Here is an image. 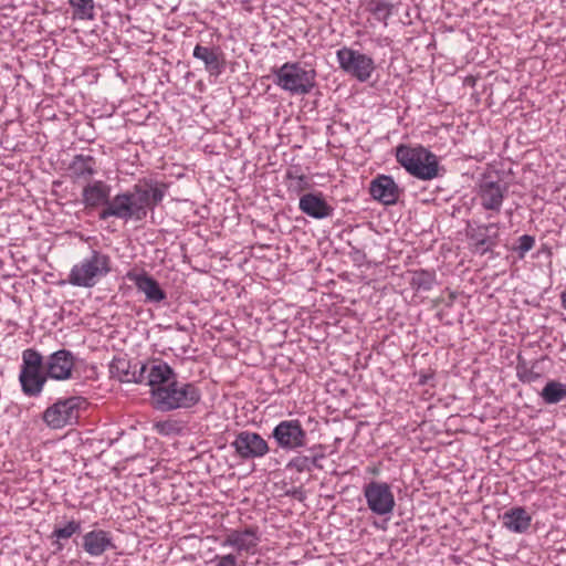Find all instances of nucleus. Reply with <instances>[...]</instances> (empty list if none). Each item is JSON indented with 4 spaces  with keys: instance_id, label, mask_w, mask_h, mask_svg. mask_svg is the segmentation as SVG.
I'll return each mask as SVG.
<instances>
[{
    "instance_id": "obj_25",
    "label": "nucleus",
    "mask_w": 566,
    "mask_h": 566,
    "mask_svg": "<svg viewBox=\"0 0 566 566\" xmlns=\"http://www.w3.org/2000/svg\"><path fill=\"white\" fill-rule=\"evenodd\" d=\"M82 530V523L81 521L71 520L66 522L63 526H55L51 538L54 541L52 542V545L54 546L55 552H61L64 548V544L62 541H66L71 538L73 535L81 533Z\"/></svg>"
},
{
    "instance_id": "obj_12",
    "label": "nucleus",
    "mask_w": 566,
    "mask_h": 566,
    "mask_svg": "<svg viewBox=\"0 0 566 566\" xmlns=\"http://www.w3.org/2000/svg\"><path fill=\"white\" fill-rule=\"evenodd\" d=\"M468 237L474 243L473 251L480 255L492 252L499 241V223L478 224L468 228Z\"/></svg>"
},
{
    "instance_id": "obj_34",
    "label": "nucleus",
    "mask_w": 566,
    "mask_h": 566,
    "mask_svg": "<svg viewBox=\"0 0 566 566\" xmlns=\"http://www.w3.org/2000/svg\"><path fill=\"white\" fill-rule=\"evenodd\" d=\"M133 373H134V379H132V382H136V384L143 382V381L147 380L146 373L148 374V367L145 364H140V365L135 364Z\"/></svg>"
},
{
    "instance_id": "obj_7",
    "label": "nucleus",
    "mask_w": 566,
    "mask_h": 566,
    "mask_svg": "<svg viewBox=\"0 0 566 566\" xmlns=\"http://www.w3.org/2000/svg\"><path fill=\"white\" fill-rule=\"evenodd\" d=\"M336 59L339 67L359 82H367L376 69L371 56L347 46L336 51Z\"/></svg>"
},
{
    "instance_id": "obj_33",
    "label": "nucleus",
    "mask_w": 566,
    "mask_h": 566,
    "mask_svg": "<svg viewBox=\"0 0 566 566\" xmlns=\"http://www.w3.org/2000/svg\"><path fill=\"white\" fill-rule=\"evenodd\" d=\"M155 429L158 433L164 434V436H170V434L177 433L179 431L177 422L171 421V420L157 422L155 424Z\"/></svg>"
},
{
    "instance_id": "obj_23",
    "label": "nucleus",
    "mask_w": 566,
    "mask_h": 566,
    "mask_svg": "<svg viewBox=\"0 0 566 566\" xmlns=\"http://www.w3.org/2000/svg\"><path fill=\"white\" fill-rule=\"evenodd\" d=\"M174 378H177V375L166 363H153L148 368L147 384L151 387V390L168 385Z\"/></svg>"
},
{
    "instance_id": "obj_21",
    "label": "nucleus",
    "mask_w": 566,
    "mask_h": 566,
    "mask_svg": "<svg viewBox=\"0 0 566 566\" xmlns=\"http://www.w3.org/2000/svg\"><path fill=\"white\" fill-rule=\"evenodd\" d=\"M259 537L252 528L231 531L222 542V546L234 547L238 552H253L258 546Z\"/></svg>"
},
{
    "instance_id": "obj_1",
    "label": "nucleus",
    "mask_w": 566,
    "mask_h": 566,
    "mask_svg": "<svg viewBox=\"0 0 566 566\" xmlns=\"http://www.w3.org/2000/svg\"><path fill=\"white\" fill-rule=\"evenodd\" d=\"M166 190V184L150 180L111 198V186L97 180L83 188L82 202L88 209L103 206L98 213L99 220L116 218L125 222L142 221L147 217L148 210L163 201Z\"/></svg>"
},
{
    "instance_id": "obj_24",
    "label": "nucleus",
    "mask_w": 566,
    "mask_h": 566,
    "mask_svg": "<svg viewBox=\"0 0 566 566\" xmlns=\"http://www.w3.org/2000/svg\"><path fill=\"white\" fill-rule=\"evenodd\" d=\"M365 10L370 13L374 19L385 27L394 11V3L389 0H361Z\"/></svg>"
},
{
    "instance_id": "obj_8",
    "label": "nucleus",
    "mask_w": 566,
    "mask_h": 566,
    "mask_svg": "<svg viewBox=\"0 0 566 566\" xmlns=\"http://www.w3.org/2000/svg\"><path fill=\"white\" fill-rule=\"evenodd\" d=\"M364 497L368 509L376 515L391 514L396 501L391 486L387 482L370 481L364 485Z\"/></svg>"
},
{
    "instance_id": "obj_35",
    "label": "nucleus",
    "mask_w": 566,
    "mask_h": 566,
    "mask_svg": "<svg viewBox=\"0 0 566 566\" xmlns=\"http://www.w3.org/2000/svg\"><path fill=\"white\" fill-rule=\"evenodd\" d=\"M216 566H238L237 557L233 554H228L218 558Z\"/></svg>"
},
{
    "instance_id": "obj_6",
    "label": "nucleus",
    "mask_w": 566,
    "mask_h": 566,
    "mask_svg": "<svg viewBox=\"0 0 566 566\" xmlns=\"http://www.w3.org/2000/svg\"><path fill=\"white\" fill-rule=\"evenodd\" d=\"M42 366L43 357L38 350L33 348L23 350L19 380L27 396L35 397L42 391L48 379V374L41 371Z\"/></svg>"
},
{
    "instance_id": "obj_11",
    "label": "nucleus",
    "mask_w": 566,
    "mask_h": 566,
    "mask_svg": "<svg viewBox=\"0 0 566 566\" xmlns=\"http://www.w3.org/2000/svg\"><path fill=\"white\" fill-rule=\"evenodd\" d=\"M78 398L59 400L49 407L43 415L45 423L53 429H61L78 418Z\"/></svg>"
},
{
    "instance_id": "obj_29",
    "label": "nucleus",
    "mask_w": 566,
    "mask_h": 566,
    "mask_svg": "<svg viewBox=\"0 0 566 566\" xmlns=\"http://www.w3.org/2000/svg\"><path fill=\"white\" fill-rule=\"evenodd\" d=\"M67 3L73 9V15L80 20L94 19V0H67Z\"/></svg>"
},
{
    "instance_id": "obj_3",
    "label": "nucleus",
    "mask_w": 566,
    "mask_h": 566,
    "mask_svg": "<svg viewBox=\"0 0 566 566\" xmlns=\"http://www.w3.org/2000/svg\"><path fill=\"white\" fill-rule=\"evenodd\" d=\"M397 161L413 177L432 180L439 176L438 157L422 146L401 144L396 147Z\"/></svg>"
},
{
    "instance_id": "obj_17",
    "label": "nucleus",
    "mask_w": 566,
    "mask_h": 566,
    "mask_svg": "<svg viewBox=\"0 0 566 566\" xmlns=\"http://www.w3.org/2000/svg\"><path fill=\"white\" fill-rule=\"evenodd\" d=\"M192 55L203 62L205 69L210 75L219 76L226 69L224 54L218 46L210 48L197 44Z\"/></svg>"
},
{
    "instance_id": "obj_2",
    "label": "nucleus",
    "mask_w": 566,
    "mask_h": 566,
    "mask_svg": "<svg viewBox=\"0 0 566 566\" xmlns=\"http://www.w3.org/2000/svg\"><path fill=\"white\" fill-rule=\"evenodd\" d=\"M153 405L157 410L189 409L201 399L199 388L191 382H179L174 378L168 385L151 390Z\"/></svg>"
},
{
    "instance_id": "obj_37",
    "label": "nucleus",
    "mask_w": 566,
    "mask_h": 566,
    "mask_svg": "<svg viewBox=\"0 0 566 566\" xmlns=\"http://www.w3.org/2000/svg\"><path fill=\"white\" fill-rule=\"evenodd\" d=\"M562 306L566 310V292L560 294Z\"/></svg>"
},
{
    "instance_id": "obj_27",
    "label": "nucleus",
    "mask_w": 566,
    "mask_h": 566,
    "mask_svg": "<svg viewBox=\"0 0 566 566\" xmlns=\"http://www.w3.org/2000/svg\"><path fill=\"white\" fill-rule=\"evenodd\" d=\"M542 399L548 403H558L566 398V384L556 380L548 381L541 391Z\"/></svg>"
},
{
    "instance_id": "obj_14",
    "label": "nucleus",
    "mask_w": 566,
    "mask_h": 566,
    "mask_svg": "<svg viewBox=\"0 0 566 566\" xmlns=\"http://www.w3.org/2000/svg\"><path fill=\"white\" fill-rule=\"evenodd\" d=\"M82 547L91 557H99L107 551L116 548L111 532L97 528L85 533L82 537Z\"/></svg>"
},
{
    "instance_id": "obj_5",
    "label": "nucleus",
    "mask_w": 566,
    "mask_h": 566,
    "mask_svg": "<svg viewBox=\"0 0 566 566\" xmlns=\"http://www.w3.org/2000/svg\"><path fill=\"white\" fill-rule=\"evenodd\" d=\"M111 270V258L98 250H92L88 256L73 265L67 281L73 286L93 287Z\"/></svg>"
},
{
    "instance_id": "obj_20",
    "label": "nucleus",
    "mask_w": 566,
    "mask_h": 566,
    "mask_svg": "<svg viewBox=\"0 0 566 566\" xmlns=\"http://www.w3.org/2000/svg\"><path fill=\"white\" fill-rule=\"evenodd\" d=\"M503 526L516 534L528 531L532 524V515L523 506H514L501 515Z\"/></svg>"
},
{
    "instance_id": "obj_31",
    "label": "nucleus",
    "mask_w": 566,
    "mask_h": 566,
    "mask_svg": "<svg viewBox=\"0 0 566 566\" xmlns=\"http://www.w3.org/2000/svg\"><path fill=\"white\" fill-rule=\"evenodd\" d=\"M535 245V238L530 234H523L518 238V244L514 248V251L518 254L520 259H523L525 254L531 251Z\"/></svg>"
},
{
    "instance_id": "obj_22",
    "label": "nucleus",
    "mask_w": 566,
    "mask_h": 566,
    "mask_svg": "<svg viewBox=\"0 0 566 566\" xmlns=\"http://www.w3.org/2000/svg\"><path fill=\"white\" fill-rule=\"evenodd\" d=\"M95 158L90 155H75L69 165V175L73 181L90 180L96 172Z\"/></svg>"
},
{
    "instance_id": "obj_13",
    "label": "nucleus",
    "mask_w": 566,
    "mask_h": 566,
    "mask_svg": "<svg viewBox=\"0 0 566 566\" xmlns=\"http://www.w3.org/2000/svg\"><path fill=\"white\" fill-rule=\"evenodd\" d=\"M507 187L500 182L483 179L479 185L478 196L483 209L499 213L501 211Z\"/></svg>"
},
{
    "instance_id": "obj_10",
    "label": "nucleus",
    "mask_w": 566,
    "mask_h": 566,
    "mask_svg": "<svg viewBox=\"0 0 566 566\" xmlns=\"http://www.w3.org/2000/svg\"><path fill=\"white\" fill-rule=\"evenodd\" d=\"M231 447L242 460L263 458L270 451L269 444L262 436L248 430L238 432Z\"/></svg>"
},
{
    "instance_id": "obj_9",
    "label": "nucleus",
    "mask_w": 566,
    "mask_h": 566,
    "mask_svg": "<svg viewBox=\"0 0 566 566\" xmlns=\"http://www.w3.org/2000/svg\"><path fill=\"white\" fill-rule=\"evenodd\" d=\"M271 437L283 450H297L307 443V433L298 419L280 421L272 430Z\"/></svg>"
},
{
    "instance_id": "obj_36",
    "label": "nucleus",
    "mask_w": 566,
    "mask_h": 566,
    "mask_svg": "<svg viewBox=\"0 0 566 566\" xmlns=\"http://www.w3.org/2000/svg\"><path fill=\"white\" fill-rule=\"evenodd\" d=\"M324 458H325L324 453H317V454H314L313 457H308L311 471L313 470V468L322 469L319 461L323 460Z\"/></svg>"
},
{
    "instance_id": "obj_4",
    "label": "nucleus",
    "mask_w": 566,
    "mask_h": 566,
    "mask_svg": "<svg viewBox=\"0 0 566 566\" xmlns=\"http://www.w3.org/2000/svg\"><path fill=\"white\" fill-rule=\"evenodd\" d=\"M274 84L292 95H307L316 86V71L298 62H286L273 70Z\"/></svg>"
},
{
    "instance_id": "obj_30",
    "label": "nucleus",
    "mask_w": 566,
    "mask_h": 566,
    "mask_svg": "<svg viewBox=\"0 0 566 566\" xmlns=\"http://www.w3.org/2000/svg\"><path fill=\"white\" fill-rule=\"evenodd\" d=\"M287 179L290 180L289 190L295 193H300L311 187L308 179L304 175H294L292 171H287Z\"/></svg>"
},
{
    "instance_id": "obj_18",
    "label": "nucleus",
    "mask_w": 566,
    "mask_h": 566,
    "mask_svg": "<svg viewBox=\"0 0 566 566\" xmlns=\"http://www.w3.org/2000/svg\"><path fill=\"white\" fill-rule=\"evenodd\" d=\"M300 210L314 219H325L333 214L334 209L324 199L322 193L308 192L300 198Z\"/></svg>"
},
{
    "instance_id": "obj_19",
    "label": "nucleus",
    "mask_w": 566,
    "mask_h": 566,
    "mask_svg": "<svg viewBox=\"0 0 566 566\" xmlns=\"http://www.w3.org/2000/svg\"><path fill=\"white\" fill-rule=\"evenodd\" d=\"M137 290L145 295V302L158 304L167 298L166 292L160 287L159 283L147 273L135 274L129 276Z\"/></svg>"
},
{
    "instance_id": "obj_26",
    "label": "nucleus",
    "mask_w": 566,
    "mask_h": 566,
    "mask_svg": "<svg viewBox=\"0 0 566 566\" xmlns=\"http://www.w3.org/2000/svg\"><path fill=\"white\" fill-rule=\"evenodd\" d=\"M134 366L125 357H115L109 364V374L122 382H132L134 379Z\"/></svg>"
},
{
    "instance_id": "obj_15",
    "label": "nucleus",
    "mask_w": 566,
    "mask_h": 566,
    "mask_svg": "<svg viewBox=\"0 0 566 566\" xmlns=\"http://www.w3.org/2000/svg\"><path fill=\"white\" fill-rule=\"evenodd\" d=\"M371 197L386 206L395 205L399 199V188L391 176L379 175L369 186Z\"/></svg>"
},
{
    "instance_id": "obj_28",
    "label": "nucleus",
    "mask_w": 566,
    "mask_h": 566,
    "mask_svg": "<svg viewBox=\"0 0 566 566\" xmlns=\"http://www.w3.org/2000/svg\"><path fill=\"white\" fill-rule=\"evenodd\" d=\"M436 272L429 270H415L411 272L410 285L416 291H430L436 283Z\"/></svg>"
},
{
    "instance_id": "obj_16",
    "label": "nucleus",
    "mask_w": 566,
    "mask_h": 566,
    "mask_svg": "<svg viewBox=\"0 0 566 566\" xmlns=\"http://www.w3.org/2000/svg\"><path fill=\"white\" fill-rule=\"evenodd\" d=\"M74 367V358L70 350L60 349L49 356L46 374L49 378L56 380L69 379Z\"/></svg>"
},
{
    "instance_id": "obj_32",
    "label": "nucleus",
    "mask_w": 566,
    "mask_h": 566,
    "mask_svg": "<svg viewBox=\"0 0 566 566\" xmlns=\"http://www.w3.org/2000/svg\"><path fill=\"white\" fill-rule=\"evenodd\" d=\"M286 469L294 470L298 473L311 472L308 457L300 454L292 458L286 464Z\"/></svg>"
}]
</instances>
